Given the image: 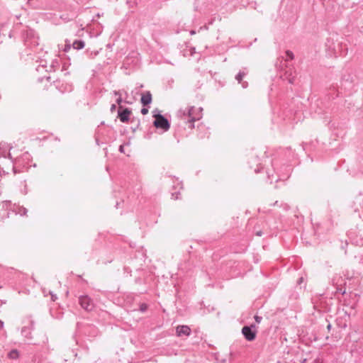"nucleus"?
I'll list each match as a JSON object with an SVG mask.
<instances>
[{"label": "nucleus", "mask_w": 363, "mask_h": 363, "mask_svg": "<svg viewBox=\"0 0 363 363\" xmlns=\"http://www.w3.org/2000/svg\"><path fill=\"white\" fill-rule=\"evenodd\" d=\"M79 303L85 311L89 313L93 311L95 308L93 300L88 296H79Z\"/></svg>", "instance_id": "nucleus-1"}, {"label": "nucleus", "mask_w": 363, "mask_h": 363, "mask_svg": "<svg viewBox=\"0 0 363 363\" xmlns=\"http://www.w3.org/2000/svg\"><path fill=\"white\" fill-rule=\"evenodd\" d=\"M155 120L154 121V125L157 128H162L164 130H169L170 125L168 121L162 115H155Z\"/></svg>", "instance_id": "nucleus-2"}, {"label": "nucleus", "mask_w": 363, "mask_h": 363, "mask_svg": "<svg viewBox=\"0 0 363 363\" xmlns=\"http://www.w3.org/2000/svg\"><path fill=\"white\" fill-rule=\"evenodd\" d=\"M184 115H187L190 118L189 121L192 123L194 121L199 120L201 118V111L196 109L194 107H189L184 111Z\"/></svg>", "instance_id": "nucleus-3"}, {"label": "nucleus", "mask_w": 363, "mask_h": 363, "mask_svg": "<svg viewBox=\"0 0 363 363\" xmlns=\"http://www.w3.org/2000/svg\"><path fill=\"white\" fill-rule=\"evenodd\" d=\"M118 113L120 121L123 123H126L129 121L130 116L131 115V111L127 108L123 109V107L120 106Z\"/></svg>", "instance_id": "nucleus-4"}, {"label": "nucleus", "mask_w": 363, "mask_h": 363, "mask_svg": "<svg viewBox=\"0 0 363 363\" xmlns=\"http://www.w3.org/2000/svg\"><path fill=\"white\" fill-rule=\"evenodd\" d=\"M242 333L248 341H252L256 337V331L252 330L251 327L249 326H244L242 329Z\"/></svg>", "instance_id": "nucleus-5"}, {"label": "nucleus", "mask_w": 363, "mask_h": 363, "mask_svg": "<svg viewBox=\"0 0 363 363\" xmlns=\"http://www.w3.org/2000/svg\"><path fill=\"white\" fill-rule=\"evenodd\" d=\"M176 334L178 337L189 336L191 334V328L187 325H179L176 328Z\"/></svg>", "instance_id": "nucleus-6"}, {"label": "nucleus", "mask_w": 363, "mask_h": 363, "mask_svg": "<svg viewBox=\"0 0 363 363\" xmlns=\"http://www.w3.org/2000/svg\"><path fill=\"white\" fill-rule=\"evenodd\" d=\"M151 101H152V95L149 91L145 94H143L142 95L141 103L143 104V106H147V105L150 104L151 103Z\"/></svg>", "instance_id": "nucleus-7"}, {"label": "nucleus", "mask_w": 363, "mask_h": 363, "mask_svg": "<svg viewBox=\"0 0 363 363\" xmlns=\"http://www.w3.org/2000/svg\"><path fill=\"white\" fill-rule=\"evenodd\" d=\"M8 357L11 359H16L19 357V352L17 350H12L9 354Z\"/></svg>", "instance_id": "nucleus-8"}, {"label": "nucleus", "mask_w": 363, "mask_h": 363, "mask_svg": "<svg viewBox=\"0 0 363 363\" xmlns=\"http://www.w3.org/2000/svg\"><path fill=\"white\" fill-rule=\"evenodd\" d=\"M73 48L76 50H79V49H82L84 48V43L83 41H81V40H76L73 43V45H72Z\"/></svg>", "instance_id": "nucleus-9"}, {"label": "nucleus", "mask_w": 363, "mask_h": 363, "mask_svg": "<svg viewBox=\"0 0 363 363\" xmlns=\"http://www.w3.org/2000/svg\"><path fill=\"white\" fill-rule=\"evenodd\" d=\"M286 56L290 59V60H293L294 59V54L292 52L289 51V50H287L286 52Z\"/></svg>", "instance_id": "nucleus-10"}, {"label": "nucleus", "mask_w": 363, "mask_h": 363, "mask_svg": "<svg viewBox=\"0 0 363 363\" xmlns=\"http://www.w3.org/2000/svg\"><path fill=\"white\" fill-rule=\"evenodd\" d=\"M244 77V74L243 73H239L237 76H236V79L240 82L242 79Z\"/></svg>", "instance_id": "nucleus-11"}, {"label": "nucleus", "mask_w": 363, "mask_h": 363, "mask_svg": "<svg viewBox=\"0 0 363 363\" xmlns=\"http://www.w3.org/2000/svg\"><path fill=\"white\" fill-rule=\"evenodd\" d=\"M147 308V306L145 303H143L140 306V309L141 311H145Z\"/></svg>", "instance_id": "nucleus-12"}, {"label": "nucleus", "mask_w": 363, "mask_h": 363, "mask_svg": "<svg viewBox=\"0 0 363 363\" xmlns=\"http://www.w3.org/2000/svg\"><path fill=\"white\" fill-rule=\"evenodd\" d=\"M148 113V109L146 108H143L141 109V113L143 115H146Z\"/></svg>", "instance_id": "nucleus-13"}, {"label": "nucleus", "mask_w": 363, "mask_h": 363, "mask_svg": "<svg viewBox=\"0 0 363 363\" xmlns=\"http://www.w3.org/2000/svg\"><path fill=\"white\" fill-rule=\"evenodd\" d=\"M50 294L51 295L52 301H56L57 296L55 294H53L52 292H50Z\"/></svg>", "instance_id": "nucleus-14"}, {"label": "nucleus", "mask_w": 363, "mask_h": 363, "mask_svg": "<svg viewBox=\"0 0 363 363\" xmlns=\"http://www.w3.org/2000/svg\"><path fill=\"white\" fill-rule=\"evenodd\" d=\"M116 109V105L115 104H113L111 107V111L113 112Z\"/></svg>", "instance_id": "nucleus-15"}, {"label": "nucleus", "mask_w": 363, "mask_h": 363, "mask_svg": "<svg viewBox=\"0 0 363 363\" xmlns=\"http://www.w3.org/2000/svg\"><path fill=\"white\" fill-rule=\"evenodd\" d=\"M255 320L257 322V323H259L260 320H261V318L260 317H258V316H255Z\"/></svg>", "instance_id": "nucleus-16"}, {"label": "nucleus", "mask_w": 363, "mask_h": 363, "mask_svg": "<svg viewBox=\"0 0 363 363\" xmlns=\"http://www.w3.org/2000/svg\"><path fill=\"white\" fill-rule=\"evenodd\" d=\"M117 101V103H118V104H120L121 103V101H122V99H121V97H119V98L117 99V101Z\"/></svg>", "instance_id": "nucleus-17"}, {"label": "nucleus", "mask_w": 363, "mask_h": 363, "mask_svg": "<svg viewBox=\"0 0 363 363\" xmlns=\"http://www.w3.org/2000/svg\"><path fill=\"white\" fill-rule=\"evenodd\" d=\"M289 83L293 84L294 83V79H289Z\"/></svg>", "instance_id": "nucleus-18"}, {"label": "nucleus", "mask_w": 363, "mask_h": 363, "mask_svg": "<svg viewBox=\"0 0 363 363\" xmlns=\"http://www.w3.org/2000/svg\"><path fill=\"white\" fill-rule=\"evenodd\" d=\"M191 35H194V34H195V31H194V30H192V31L191 32Z\"/></svg>", "instance_id": "nucleus-19"}, {"label": "nucleus", "mask_w": 363, "mask_h": 363, "mask_svg": "<svg viewBox=\"0 0 363 363\" xmlns=\"http://www.w3.org/2000/svg\"><path fill=\"white\" fill-rule=\"evenodd\" d=\"M57 285H58V286H59V287H60V286H61V283H60V282H58V283H57Z\"/></svg>", "instance_id": "nucleus-20"}, {"label": "nucleus", "mask_w": 363, "mask_h": 363, "mask_svg": "<svg viewBox=\"0 0 363 363\" xmlns=\"http://www.w3.org/2000/svg\"><path fill=\"white\" fill-rule=\"evenodd\" d=\"M120 150L122 152L123 151V146H121L120 147Z\"/></svg>", "instance_id": "nucleus-21"}, {"label": "nucleus", "mask_w": 363, "mask_h": 363, "mask_svg": "<svg viewBox=\"0 0 363 363\" xmlns=\"http://www.w3.org/2000/svg\"><path fill=\"white\" fill-rule=\"evenodd\" d=\"M69 46L66 47L65 50H67V49H69Z\"/></svg>", "instance_id": "nucleus-22"}]
</instances>
